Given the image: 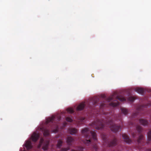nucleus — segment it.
<instances>
[{
    "label": "nucleus",
    "mask_w": 151,
    "mask_h": 151,
    "mask_svg": "<svg viewBox=\"0 0 151 151\" xmlns=\"http://www.w3.org/2000/svg\"><path fill=\"white\" fill-rule=\"evenodd\" d=\"M135 98L133 97H129L127 98V100L130 102H133L135 99Z\"/></svg>",
    "instance_id": "412c9836"
},
{
    "label": "nucleus",
    "mask_w": 151,
    "mask_h": 151,
    "mask_svg": "<svg viewBox=\"0 0 151 151\" xmlns=\"http://www.w3.org/2000/svg\"><path fill=\"white\" fill-rule=\"evenodd\" d=\"M145 151H151V148L146 149Z\"/></svg>",
    "instance_id": "c756f323"
},
{
    "label": "nucleus",
    "mask_w": 151,
    "mask_h": 151,
    "mask_svg": "<svg viewBox=\"0 0 151 151\" xmlns=\"http://www.w3.org/2000/svg\"><path fill=\"white\" fill-rule=\"evenodd\" d=\"M49 144V142L48 141H46V143L44 144L42 147V148L44 150H46L47 149L48 146Z\"/></svg>",
    "instance_id": "aec40b11"
},
{
    "label": "nucleus",
    "mask_w": 151,
    "mask_h": 151,
    "mask_svg": "<svg viewBox=\"0 0 151 151\" xmlns=\"http://www.w3.org/2000/svg\"><path fill=\"white\" fill-rule=\"evenodd\" d=\"M121 116V114H119V116Z\"/></svg>",
    "instance_id": "473e14b6"
},
{
    "label": "nucleus",
    "mask_w": 151,
    "mask_h": 151,
    "mask_svg": "<svg viewBox=\"0 0 151 151\" xmlns=\"http://www.w3.org/2000/svg\"><path fill=\"white\" fill-rule=\"evenodd\" d=\"M44 141V140L42 138H41L40 139L39 144L38 145V147L39 148L40 147H41V146L42 145Z\"/></svg>",
    "instance_id": "b1692460"
},
{
    "label": "nucleus",
    "mask_w": 151,
    "mask_h": 151,
    "mask_svg": "<svg viewBox=\"0 0 151 151\" xmlns=\"http://www.w3.org/2000/svg\"><path fill=\"white\" fill-rule=\"evenodd\" d=\"M122 136L124 141L127 143L130 144L131 143V140L129 139V137L127 135L125 134H122Z\"/></svg>",
    "instance_id": "1a4fd4ad"
},
{
    "label": "nucleus",
    "mask_w": 151,
    "mask_h": 151,
    "mask_svg": "<svg viewBox=\"0 0 151 151\" xmlns=\"http://www.w3.org/2000/svg\"><path fill=\"white\" fill-rule=\"evenodd\" d=\"M70 149V147L69 146L68 147L66 148H62L60 151H67Z\"/></svg>",
    "instance_id": "a878e982"
},
{
    "label": "nucleus",
    "mask_w": 151,
    "mask_h": 151,
    "mask_svg": "<svg viewBox=\"0 0 151 151\" xmlns=\"http://www.w3.org/2000/svg\"><path fill=\"white\" fill-rule=\"evenodd\" d=\"M41 129L43 132V134L45 136H49L50 135V130L47 129L41 128Z\"/></svg>",
    "instance_id": "f8f14e48"
},
{
    "label": "nucleus",
    "mask_w": 151,
    "mask_h": 151,
    "mask_svg": "<svg viewBox=\"0 0 151 151\" xmlns=\"http://www.w3.org/2000/svg\"><path fill=\"white\" fill-rule=\"evenodd\" d=\"M102 98L104 99H106V98L105 95H103L101 96Z\"/></svg>",
    "instance_id": "c85d7f7f"
},
{
    "label": "nucleus",
    "mask_w": 151,
    "mask_h": 151,
    "mask_svg": "<svg viewBox=\"0 0 151 151\" xmlns=\"http://www.w3.org/2000/svg\"><path fill=\"white\" fill-rule=\"evenodd\" d=\"M39 136L38 133L34 132L32 135L30 139L33 142H36L39 139Z\"/></svg>",
    "instance_id": "6e6552de"
},
{
    "label": "nucleus",
    "mask_w": 151,
    "mask_h": 151,
    "mask_svg": "<svg viewBox=\"0 0 151 151\" xmlns=\"http://www.w3.org/2000/svg\"><path fill=\"white\" fill-rule=\"evenodd\" d=\"M66 120L68 122H71L72 121V119L69 117H67L66 118Z\"/></svg>",
    "instance_id": "bb28decb"
},
{
    "label": "nucleus",
    "mask_w": 151,
    "mask_h": 151,
    "mask_svg": "<svg viewBox=\"0 0 151 151\" xmlns=\"http://www.w3.org/2000/svg\"><path fill=\"white\" fill-rule=\"evenodd\" d=\"M91 126L97 129L101 130L104 128L105 126H107L112 131L115 133L121 129L119 125L115 124L114 120L110 118L108 119L106 121L97 119L91 124Z\"/></svg>",
    "instance_id": "f257e3e1"
},
{
    "label": "nucleus",
    "mask_w": 151,
    "mask_h": 151,
    "mask_svg": "<svg viewBox=\"0 0 151 151\" xmlns=\"http://www.w3.org/2000/svg\"><path fill=\"white\" fill-rule=\"evenodd\" d=\"M105 105H106L105 104H104V103L102 104H101V106H100L101 108H102L103 107L105 106Z\"/></svg>",
    "instance_id": "cd10ccee"
},
{
    "label": "nucleus",
    "mask_w": 151,
    "mask_h": 151,
    "mask_svg": "<svg viewBox=\"0 0 151 151\" xmlns=\"http://www.w3.org/2000/svg\"><path fill=\"white\" fill-rule=\"evenodd\" d=\"M101 138L103 141V144L107 148L104 151H121L123 148L119 145L114 149V147L117 145V139L114 137L113 139L109 140L108 136L105 133H102L101 135Z\"/></svg>",
    "instance_id": "f03ea898"
},
{
    "label": "nucleus",
    "mask_w": 151,
    "mask_h": 151,
    "mask_svg": "<svg viewBox=\"0 0 151 151\" xmlns=\"http://www.w3.org/2000/svg\"><path fill=\"white\" fill-rule=\"evenodd\" d=\"M74 141L73 139L70 137H67L66 140V142L68 145H71V143H72Z\"/></svg>",
    "instance_id": "2eb2a0df"
},
{
    "label": "nucleus",
    "mask_w": 151,
    "mask_h": 151,
    "mask_svg": "<svg viewBox=\"0 0 151 151\" xmlns=\"http://www.w3.org/2000/svg\"><path fill=\"white\" fill-rule=\"evenodd\" d=\"M115 98L116 99H118L121 101H126V99L124 97L121 96L117 95L116 93H114L111 96L107 99V101L109 102L112 100L114 99Z\"/></svg>",
    "instance_id": "39448f33"
},
{
    "label": "nucleus",
    "mask_w": 151,
    "mask_h": 151,
    "mask_svg": "<svg viewBox=\"0 0 151 151\" xmlns=\"http://www.w3.org/2000/svg\"><path fill=\"white\" fill-rule=\"evenodd\" d=\"M60 119L61 117L60 116H53L51 117L48 118L46 123L47 125H50L49 128L53 132H58L59 128L56 122Z\"/></svg>",
    "instance_id": "7ed1b4c3"
},
{
    "label": "nucleus",
    "mask_w": 151,
    "mask_h": 151,
    "mask_svg": "<svg viewBox=\"0 0 151 151\" xmlns=\"http://www.w3.org/2000/svg\"><path fill=\"white\" fill-rule=\"evenodd\" d=\"M63 142L62 140L58 139V143L57 145V148H60L62 145Z\"/></svg>",
    "instance_id": "6ab92c4d"
},
{
    "label": "nucleus",
    "mask_w": 151,
    "mask_h": 151,
    "mask_svg": "<svg viewBox=\"0 0 151 151\" xmlns=\"http://www.w3.org/2000/svg\"><path fill=\"white\" fill-rule=\"evenodd\" d=\"M136 129L138 132H133L132 134V136L133 138H135L139 135L138 139L137 140V143L139 147L140 146H144L145 144V138L143 135L141 134L143 129L142 127L139 125L136 126Z\"/></svg>",
    "instance_id": "20e7f679"
},
{
    "label": "nucleus",
    "mask_w": 151,
    "mask_h": 151,
    "mask_svg": "<svg viewBox=\"0 0 151 151\" xmlns=\"http://www.w3.org/2000/svg\"><path fill=\"white\" fill-rule=\"evenodd\" d=\"M85 106V104L84 103H82L80 104L77 107V110L78 111L82 110L84 108Z\"/></svg>",
    "instance_id": "ddd939ff"
},
{
    "label": "nucleus",
    "mask_w": 151,
    "mask_h": 151,
    "mask_svg": "<svg viewBox=\"0 0 151 151\" xmlns=\"http://www.w3.org/2000/svg\"><path fill=\"white\" fill-rule=\"evenodd\" d=\"M131 124L132 125H133V124H134L133 123H131Z\"/></svg>",
    "instance_id": "7c9ffc66"
},
{
    "label": "nucleus",
    "mask_w": 151,
    "mask_h": 151,
    "mask_svg": "<svg viewBox=\"0 0 151 151\" xmlns=\"http://www.w3.org/2000/svg\"><path fill=\"white\" fill-rule=\"evenodd\" d=\"M148 140V142L151 140V130H150L147 133Z\"/></svg>",
    "instance_id": "4be33fe9"
},
{
    "label": "nucleus",
    "mask_w": 151,
    "mask_h": 151,
    "mask_svg": "<svg viewBox=\"0 0 151 151\" xmlns=\"http://www.w3.org/2000/svg\"><path fill=\"white\" fill-rule=\"evenodd\" d=\"M99 101V97H95L93 98H92L91 99V100L89 102V105H88V107L90 109L91 108V104H93L94 105L97 104V102Z\"/></svg>",
    "instance_id": "0eeeda50"
},
{
    "label": "nucleus",
    "mask_w": 151,
    "mask_h": 151,
    "mask_svg": "<svg viewBox=\"0 0 151 151\" xmlns=\"http://www.w3.org/2000/svg\"><path fill=\"white\" fill-rule=\"evenodd\" d=\"M68 133L72 135L75 134L77 132V129L75 128H69L68 130Z\"/></svg>",
    "instance_id": "9d476101"
},
{
    "label": "nucleus",
    "mask_w": 151,
    "mask_h": 151,
    "mask_svg": "<svg viewBox=\"0 0 151 151\" xmlns=\"http://www.w3.org/2000/svg\"><path fill=\"white\" fill-rule=\"evenodd\" d=\"M67 111L68 112L70 113H73L74 112V110L71 108H69L67 109Z\"/></svg>",
    "instance_id": "393cba45"
},
{
    "label": "nucleus",
    "mask_w": 151,
    "mask_h": 151,
    "mask_svg": "<svg viewBox=\"0 0 151 151\" xmlns=\"http://www.w3.org/2000/svg\"><path fill=\"white\" fill-rule=\"evenodd\" d=\"M118 119H120L121 118H118Z\"/></svg>",
    "instance_id": "2f4dec72"
},
{
    "label": "nucleus",
    "mask_w": 151,
    "mask_h": 151,
    "mask_svg": "<svg viewBox=\"0 0 151 151\" xmlns=\"http://www.w3.org/2000/svg\"><path fill=\"white\" fill-rule=\"evenodd\" d=\"M145 107V106H144L141 105L137 107V112L132 114L131 118V119L132 120H134L133 119L134 118H136V117H137L139 113L142 110H143L144 109Z\"/></svg>",
    "instance_id": "423d86ee"
},
{
    "label": "nucleus",
    "mask_w": 151,
    "mask_h": 151,
    "mask_svg": "<svg viewBox=\"0 0 151 151\" xmlns=\"http://www.w3.org/2000/svg\"><path fill=\"white\" fill-rule=\"evenodd\" d=\"M139 121V123L143 126L147 125L148 123V122L146 119H140Z\"/></svg>",
    "instance_id": "4468645a"
},
{
    "label": "nucleus",
    "mask_w": 151,
    "mask_h": 151,
    "mask_svg": "<svg viewBox=\"0 0 151 151\" xmlns=\"http://www.w3.org/2000/svg\"><path fill=\"white\" fill-rule=\"evenodd\" d=\"M84 148H83V147H78V150H75L73 149H71V151H84L83 150L84 149Z\"/></svg>",
    "instance_id": "5701e85b"
},
{
    "label": "nucleus",
    "mask_w": 151,
    "mask_h": 151,
    "mask_svg": "<svg viewBox=\"0 0 151 151\" xmlns=\"http://www.w3.org/2000/svg\"><path fill=\"white\" fill-rule=\"evenodd\" d=\"M109 104L110 106L114 107L118 106L119 104V103L116 100L110 103Z\"/></svg>",
    "instance_id": "a211bd4d"
},
{
    "label": "nucleus",
    "mask_w": 151,
    "mask_h": 151,
    "mask_svg": "<svg viewBox=\"0 0 151 151\" xmlns=\"http://www.w3.org/2000/svg\"><path fill=\"white\" fill-rule=\"evenodd\" d=\"M134 90L138 93L142 94L144 92V90L141 88H137L134 89Z\"/></svg>",
    "instance_id": "f3484780"
},
{
    "label": "nucleus",
    "mask_w": 151,
    "mask_h": 151,
    "mask_svg": "<svg viewBox=\"0 0 151 151\" xmlns=\"http://www.w3.org/2000/svg\"><path fill=\"white\" fill-rule=\"evenodd\" d=\"M24 145L27 150H29L32 147L31 142L29 140L26 141Z\"/></svg>",
    "instance_id": "9b49d317"
},
{
    "label": "nucleus",
    "mask_w": 151,
    "mask_h": 151,
    "mask_svg": "<svg viewBox=\"0 0 151 151\" xmlns=\"http://www.w3.org/2000/svg\"><path fill=\"white\" fill-rule=\"evenodd\" d=\"M121 110L122 113L124 115H127L129 111L126 108L121 107Z\"/></svg>",
    "instance_id": "dca6fc26"
}]
</instances>
